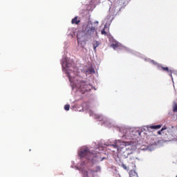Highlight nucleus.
I'll list each match as a JSON object with an SVG mask.
<instances>
[{
  "label": "nucleus",
  "instance_id": "19",
  "mask_svg": "<svg viewBox=\"0 0 177 177\" xmlns=\"http://www.w3.org/2000/svg\"><path fill=\"white\" fill-rule=\"evenodd\" d=\"M90 115H93V111H90Z\"/></svg>",
  "mask_w": 177,
  "mask_h": 177
},
{
  "label": "nucleus",
  "instance_id": "10",
  "mask_svg": "<svg viewBox=\"0 0 177 177\" xmlns=\"http://www.w3.org/2000/svg\"><path fill=\"white\" fill-rule=\"evenodd\" d=\"M161 127H162V125L161 124H158V125H152V126H149V128L150 129H160L161 128Z\"/></svg>",
  "mask_w": 177,
  "mask_h": 177
},
{
  "label": "nucleus",
  "instance_id": "20",
  "mask_svg": "<svg viewBox=\"0 0 177 177\" xmlns=\"http://www.w3.org/2000/svg\"><path fill=\"white\" fill-rule=\"evenodd\" d=\"M67 74H68V78H69V80H70V78H71V76L70 75V73L68 72Z\"/></svg>",
  "mask_w": 177,
  "mask_h": 177
},
{
  "label": "nucleus",
  "instance_id": "8",
  "mask_svg": "<svg viewBox=\"0 0 177 177\" xmlns=\"http://www.w3.org/2000/svg\"><path fill=\"white\" fill-rule=\"evenodd\" d=\"M71 23L72 24L78 25L81 23V19L78 17H75L74 19H72Z\"/></svg>",
  "mask_w": 177,
  "mask_h": 177
},
{
  "label": "nucleus",
  "instance_id": "21",
  "mask_svg": "<svg viewBox=\"0 0 177 177\" xmlns=\"http://www.w3.org/2000/svg\"><path fill=\"white\" fill-rule=\"evenodd\" d=\"M103 160H106V158H101L100 160V161H103Z\"/></svg>",
  "mask_w": 177,
  "mask_h": 177
},
{
  "label": "nucleus",
  "instance_id": "4",
  "mask_svg": "<svg viewBox=\"0 0 177 177\" xmlns=\"http://www.w3.org/2000/svg\"><path fill=\"white\" fill-rule=\"evenodd\" d=\"M75 86L77 88V89H80L82 93L84 92H88V91H91V84L81 80H77Z\"/></svg>",
  "mask_w": 177,
  "mask_h": 177
},
{
  "label": "nucleus",
  "instance_id": "7",
  "mask_svg": "<svg viewBox=\"0 0 177 177\" xmlns=\"http://www.w3.org/2000/svg\"><path fill=\"white\" fill-rule=\"evenodd\" d=\"M158 69L162 70L163 71H166V73H169V75L170 77H172V71H169V68L168 67H164L162 66L158 65Z\"/></svg>",
  "mask_w": 177,
  "mask_h": 177
},
{
  "label": "nucleus",
  "instance_id": "9",
  "mask_svg": "<svg viewBox=\"0 0 177 177\" xmlns=\"http://www.w3.org/2000/svg\"><path fill=\"white\" fill-rule=\"evenodd\" d=\"M111 47L113 48V49H118V48H121V44H120L118 41H114L111 45Z\"/></svg>",
  "mask_w": 177,
  "mask_h": 177
},
{
  "label": "nucleus",
  "instance_id": "11",
  "mask_svg": "<svg viewBox=\"0 0 177 177\" xmlns=\"http://www.w3.org/2000/svg\"><path fill=\"white\" fill-rule=\"evenodd\" d=\"M100 46V42L97 41H94L93 46L95 52H96V48H97V46Z\"/></svg>",
  "mask_w": 177,
  "mask_h": 177
},
{
  "label": "nucleus",
  "instance_id": "14",
  "mask_svg": "<svg viewBox=\"0 0 177 177\" xmlns=\"http://www.w3.org/2000/svg\"><path fill=\"white\" fill-rule=\"evenodd\" d=\"M64 110H66V111H68V110H70V105L69 104H66L64 106Z\"/></svg>",
  "mask_w": 177,
  "mask_h": 177
},
{
  "label": "nucleus",
  "instance_id": "13",
  "mask_svg": "<svg viewBox=\"0 0 177 177\" xmlns=\"http://www.w3.org/2000/svg\"><path fill=\"white\" fill-rule=\"evenodd\" d=\"M167 129V127H163L160 130L158 131V135H161V132H163V131H165Z\"/></svg>",
  "mask_w": 177,
  "mask_h": 177
},
{
  "label": "nucleus",
  "instance_id": "24",
  "mask_svg": "<svg viewBox=\"0 0 177 177\" xmlns=\"http://www.w3.org/2000/svg\"><path fill=\"white\" fill-rule=\"evenodd\" d=\"M176 177H177V176Z\"/></svg>",
  "mask_w": 177,
  "mask_h": 177
},
{
  "label": "nucleus",
  "instance_id": "1",
  "mask_svg": "<svg viewBox=\"0 0 177 177\" xmlns=\"http://www.w3.org/2000/svg\"><path fill=\"white\" fill-rule=\"evenodd\" d=\"M97 35V31L95 26H86L82 31L78 32L77 35L78 44H82V42L86 44L88 41H92L93 36Z\"/></svg>",
  "mask_w": 177,
  "mask_h": 177
},
{
  "label": "nucleus",
  "instance_id": "23",
  "mask_svg": "<svg viewBox=\"0 0 177 177\" xmlns=\"http://www.w3.org/2000/svg\"><path fill=\"white\" fill-rule=\"evenodd\" d=\"M123 136H127V134L124 135Z\"/></svg>",
  "mask_w": 177,
  "mask_h": 177
},
{
  "label": "nucleus",
  "instance_id": "22",
  "mask_svg": "<svg viewBox=\"0 0 177 177\" xmlns=\"http://www.w3.org/2000/svg\"><path fill=\"white\" fill-rule=\"evenodd\" d=\"M126 132H127V133H128V132H129V130H126Z\"/></svg>",
  "mask_w": 177,
  "mask_h": 177
},
{
  "label": "nucleus",
  "instance_id": "18",
  "mask_svg": "<svg viewBox=\"0 0 177 177\" xmlns=\"http://www.w3.org/2000/svg\"><path fill=\"white\" fill-rule=\"evenodd\" d=\"M95 118H97L98 120L100 118V116L98 115H95Z\"/></svg>",
  "mask_w": 177,
  "mask_h": 177
},
{
  "label": "nucleus",
  "instance_id": "12",
  "mask_svg": "<svg viewBox=\"0 0 177 177\" xmlns=\"http://www.w3.org/2000/svg\"><path fill=\"white\" fill-rule=\"evenodd\" d=\"M87 74H93L95 73V70L93 68L88 69L86 71Z\"/></svg>",
  "mask_w": 177,
  "mask_h": 177
},
{
  "label": "nucleus",
  "instance_id": "5",
  "mask_svg": "<svg viewBox=\"0 0 177 177\" xmlns=\"http://www.w3.org/2000/svg\"><path fill=\"white\" fill-rule=\"evenodd\" d=\"M79 156L81 158H87V160H92L93 158V153H92L88 148L81 150L79 152Z\"/></svg>",
  "mask_w": 177,
  "mask_h": 177
},
{
  "label": "nucleus",
  "instance_id": "3",
  "mask_svg": "<svg viewBox=\"0 0 177 177\" xmlns=\"http://www.w3.org/2000/svg\"><path fill=\"white\" fill-rule=\"evenodd\" d=\"M84 168H85L84 162H82L79 167V169L80 171H82V174L84 177H95V173L100 171V167L99 166H97L95 169H88L87 170H84Z\"/></svg>",
  "mask_w": 177,
  "mask_h": 177
},
{
  "label": "nucleus",
  "instance_id": "6",
  "mask_svg": "<svg viewBox=\"0 0 177 177\" xmlns=\"http://www.w3.org/2000/svg\"><path fill=\"white\" fill-rule=\"evenodd\" d=\"M122 143H124V142L121 140H116L114 144L111 145V147L113 149H116L118 151H120L121 147H122Z\"/></svg>",
  "mask_w": 177,
  "mask_h": 177
},
{
  "label": "nucleus",
  "instance_id": "2",
  "mask_svg": "<svg viewBox=\"0 0 177 177\" xmlns=\"http://www.w3.org/2000/svg\"><path fill=\"white\" fill-rule=\"evenodd\" d=\"M120 149L122 156L125 158H128L129 156L133 153V145H132V142H123Z\"/></svg>",
  "mask_w": 177,
  "mask_h": 177
},
{
  "label": "nucleus",
  "instance_id": "17",
  "mask_svg": "<svg viewBox=\"0 0 177 177\" xmlns=\"http://www.w3.org/2000/svg\"><path fill=\"white\" fill-rule=\"evenodd\" d=\"M101 33L102 35H106L107 32H106V30L104 29H102L101 31Z\"/></svg>",
  "mask_w": 177,
  "mask_h": 177
},
{
  "label": "nucleus",
  "instance_id": "15",
  "mask_svg": "<svg viewBox=\"0 0 177 177\" xmlns=\"http://www.w3.org/2000/svg\"><path fill=\"white\" fill-rule=\"evenodd\" d=\"M173 111L177 113V104H175L173 106Z\"/></svg>",
  "mask_w": 177,
  "mask_h": 177
},
{
  "label": "nucleus",
  "instance_id": "16",
  "mask_svg": "<svg viewBox=\"0 0 177 177\" xmlns=\"http://www.w3.org/2000/svg\"><path fill=\"white\" fill-rule=\"evenodd\" d=\"M121 167L124 169H128V167H127V165H125V164L122 163L121 164Z\"/></svg>",
  "mask_w": 177,
  "mask_h": 177
}]
</instances>
